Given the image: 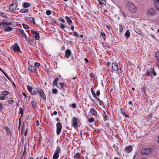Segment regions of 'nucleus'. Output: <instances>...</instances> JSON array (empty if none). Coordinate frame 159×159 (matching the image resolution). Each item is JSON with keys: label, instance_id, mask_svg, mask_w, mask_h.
<instances>
[{"label": "nucleus", "instance_id": "obj_60", "mask_svg": "<svg viewBox=\"0 0 159 159\" xmlns=\"http://www.w3.org/2000/svg\"><path fill=\"white\" fill-rule=\"evenodd\" d=\"M100 92L99 91H98L97 92H96V96H99V95H100Z\"/></svg>", "mask_w": 159, "mask_h": 159}, {"label": "nucleus", "instance_id": "obj_16", "mask_svg": "<svg viewBox=\"0 0 159 159\" xmlns=\"http://www.w3.org/2000/svg\"><path fill=\"white\" fill-rule=\"evenodd\" d=\"M154 4L157 9L159 10V0H154Z\"/></svg>", "mask_w": 159, "mask_h": 159}, {"label": "nucleus", "instance_id": "obj_35", "mask_svg": "<svg viewBox=\"0 0 159 159\" xmlns=\"http://www.w3.org/2000/svg\"><path fill=\"white\" fill-rule=\"evenodd\" d=\"M113 147L115 149V150L117 153L118 151L119 148L116 146L115 144H114L113 145Z\"/></svg>", "mask_w": 159, "mask_h": 159}, {"label": "nucleus", "instance_id": "obj_33", "mask_svg": "<svg viewBox=\"0 0 159 159\" xmlns=\"http://www.w3.org/2000/svg\"><path fill=\"white\" fill-rule=\"evenodd\" d=\"M29 19L30 20V21L32 22L33 24L34 25L35 24V19L34 17H30Z\"/></svg>", "mask_w": 159, "mask_h": 159}, {"label": "nucleus", "instance_id": "obj_1", "mask_svg": "<svg viewBox=\"0 0 159 159\" xmlns=\"http://www.w3.org/2000/svg\"><path fill=\"white\" fill-rule=\"evenodd\" d=\"M153 151L152 148H145L142 149L141 153L147 156L151 154Z\"/></svg>", "mask_w": 159, "mask_h": 159}, {"label": "nucleus", "instance_id": "obj_6", "mask_svg": "<svg viewBox=\"0 0 159 159\" xmlns=\"http://www.w3.org/2000/svg\"><path fill=\"white\" fill-rule=\"evenodd\" d=\"M57 135H59L60 134L62 129V125L60 123L57 122Z\"/></svg>", "mask_w": 159, "mask_h": 159}, {"label": "nucleus", "instance_id": "obj_18", "mask_svg": "<svg viewBox=\"0 0 159 159\" xmlns=\"http://www.w3.org/2000/svg\"><path fill=\"white\" fill-rule=\"evenodd\" d=\"M90 112L91 113L94 115H96L97 114V112L93 108H91L90 110Z\"/></svg>", "mask_w": 159, "mask_h": 159}, {"label": "nucleus", "instance_id": "obj_24", "mask_svg": "<svg viewBox=\"0 0 159 159\" xmlns=\"http://www.w3.org/2000/svg\"><path fill=\"white\" fill-rule=\"evenodd\" d=\"M30 4L28 2H24L23 5V7L25 8H27L30 6Z\"/></svg>", "mask_w": 159, "mask_h": 159}, {"label": "nucleus", "instance_id": "obj_41", "mask_svg": "<svg viewBox=\"0 0 159 159\" xmlns=\"http://www.w3.org/2000/svg\"><path fill=\"white\" fill-rule=\"evenodd\" d=\"M57 90L56 89H53L52 91V93L56 94L57 93Z\"/></svg>", "mask_w": 159, "mask_h": 159}, {"label": "nucleus", "instance_id": "obj_39", "mask_svg": "<svg viewBox=\"0 0 159 159\" xmlns=\"http://www.w3.org/2000/svg\"><path fill=\"white\" fill-rule=\"evenodd\" d=\"M0 15L2 16L5 18H7V15L4 12L0 13Z\"/></svg>", "mask_w": 159, "mask_h": 159}, {"label": "nucleus", "instance_id": "obj_46", "mask_svg": "<svg viewBox=\"0 0 159 159\" xmlns=\"http://www.w3.org/2000/svg\"><path fill=\"white\" fill-rule=\"evenodd\" d=\"M119 30H120V33H121L123 30V27H122V25H120Z\"/></svg>", "mask_w": 159, "mask_h": 159}, {"label": "nucleus", "instance_id": "obj_42", "mask_svg": "<svg viewBox=\"0 0 159 159\" xmlns=\"http://www.w3.org/2000/svg\"><path fill=\"white\" fill-rule=\"evenodd\" d=\"M89 77L91 78H94L95 77V75L93 73H91L89 74Z\"/></svg>", "mask_w": 159, "mask_h": 159}, {"label": "nucleus", "instance_id": "obj_14", "mask_svg": "<svg viewBox=\"0 0 159 159\" xmlns=\"http://www.w3.org/2000/svg\"><path fill=\"white\" fill-rule=\"evenodd\" d=\"M155 10L152 8H150L148 11V13L149 16L153 15L155 14Z\"/></svg>", "mask_w": 159, "mask_h": 159}, {"label": "nucleus", "instance_id": "obj_43", "mask_svg": "<svg viewBox=\"0 0 159 159\" xmlns=\"http://www.w3.org/2000/svg\"><path fill=\"white\" fill-rule=\"evenodd\" d=\"M22 25L23 26V27L24 29L26 30H28L29 29V27L28 26V25H26L24 24H22Z\"/></svg>", "mask_w": 159, "mask_h": 159}, {"label": "nucleus", "instance_id": "obj_56", "mask_svg": "<svg viewBox=\"0 0 159 159\" xmlns=\"http://www.w3.org/2000/svg\"><path fill=\"white\" fill-rule=\"evenodd\" d=\"M59 20L62 22L63 23H65V20L62 19V18H60L59 19Z\"/></svg>", "mask_w": 159, "mask_h": 159}, {"label": "nucleus", "instance_id": "obj_12", "mask_svg": "<svg viewBox=\"0 0 159 159\" xmlns=\"http://www.w3.org/2000/svg\"><path fill=\"white\" fill-rule=\"evenodd\" d=\"M71 51L70 49H67L65 52V57L68 58L70 56L71 54Z\"/></svg>", "mask_w": 159, "mask_h": 159}, {"label": "nucleus", "instance_id": "obj_23", "mask_svg": "<svg viewBox=\"0 0 159 159\" xmlns=\"http://www.w3.org/2000/svg\"><path fill=\"white\" fill-rule=\"evenodd\" d=\"M130 33L129 32V30H127V31L125 33V36L126 37L127 39H128L130 37Z\"/></svg>", "mask_w": 159, "mask_h": 159}, {"label": "nucleus", "instance_id": "obj_31", "mask_svg": "<svg viewBox=\"0 0 159 159\" xmlns=\"http://www.w3.org/2000/svg\"><path fill=\"white\" fill-rule=\"evenodd\" d=\"M151 72L152 73L153 75L154 76H156L157 75V73L154 71V68L153 67V68H151Z\"/></svg>", "mask_w": 159, "mask_h": 159}, {"label": "nucleus", "instance_id": "obj_29", "mask_svg": "<svg viewBox=\"0 0 159 159\" xmlns=\"http://www.w3.org/2000/svg\"><path fill=\"white\" fill-rule=\"evenodd\" d=\"M28 11V9H22L20 10V11L21 13H25Z\"/></svg>", "mask_w": 159, "mask_h": 159}, {"label": "nucleus", "instance_id": "obj_4", "mask_svg": "<svg viewBox=\"0 0 159 159\" xmlns=\"http://www.w3.org/2000/svg\"><path fill=\"white\" fill-rule=\"evenodd\" d=\"M18 6L17 2H13L10 6L9 10L10 11L13 12L15 11Z\"/></svg>", "mask_w": 159, "mask_h": 159}, {"label": "nucleus", "instance_id": "obj_37", "mask_svg": "<svg viewBox=\"0 0 159 159\" xmlns=\"http://www.w3.org/2000/svg\"><path fill=\"white\" fill-rule=\"evenodd\" d=\"M100 35L103 38V39L105 40V37L106 35L105 34L104 32H102L100 33Z\"/></svg>", "mask_w": 159, "mask_h": 159}, {"label": "nucleus", "instance_id": "obj_15", "mask_svg": "<svg viewBox=\"0 0 159 159\" xmlns=\"http://www.w3.org/2000/svg\"><path fill=\"white\" fill-rule=\"evenodd\" d=\"M30 103L31 104L33 107L34 109H36L37 108V103L35 101V100L31 101Z\"/></svg>", "mask_w": 159, "mask_h": 159}, {"label": "nucleus", "instance_id": "obj_21", "mask_svg": "<svg viewBox=\"0 0 159 159\" xmlns=\"http://www.w3.org/2000/svg\"><path fill=\"white\" fill-rule=\"evenodd\" d=\"M59 79V78H57L54 80L53 84V86H57V82Z\"/></svg>", "mask_w": 159, "mask_h": 159}, {"label": "nucleus", "instance_id": "obj_27", "mask_svg": "<svg viewBox=\"0 0 159 159\" xmlns=\"http://www.w3.org/2000/svg\"><path fill=\"white\" fill-rule=\"evenodd\" d=\"M147 75L148 76H150L151 75V69L147 70Z\"/></svg>", "mask_w": 159, "mask_h": 159}, {"label": "nucleus", "instance_id": "obj_63", "mask_svg": "<svg viewBox=\"0 0 159 159\" xmlns=\"http://www.w3.org/2000/svg\"><path fill=\"white\" fill-rule=\"evenodd\" d=\"M32 62L31 61H29L28 62V64L29 66H31L33 65V64H32Z\"/></svg>", "mask_w": 159, "mask_h": 159}, {"label": "nucleus", "instance_id": "obj_61", "mask_svg": "<svg viewBox=\"0 0 159 159\" xmlns=\"http://www.w3.org/2000/svg\"><path fill=\"white\" fill-rule=\"evenodd\" d=\"M5 129L7 130V132H10V129L9 128L6 126H5Z\"/></svg>", "mask_w": 159, "mask_h": 159}, {"label": "nucleus", "instance_id": "obj_10", "mask_svg": "<svg viewBox=\"0 0 159 159\" xmlns=\"http://www.w3.org/2000/svg\"><path fill=\"white\" fill-rule=\"evenodd\" d=\"M111 67L112 69L114 71H117L119 68L118 65H117L116 63L114 62H113L112 63Z\"/></svg>", "mask_w": 159, "mask_h": 159}, {"label": "nucleus", "instance_id": "obj_59", "mask_svg": "<svg viewBox=\"0 0 159 159\" xmlns=\"http://www.w3.org/2000/svg\"><path fill=\"white\" fill-rule=\"evenodd\" d=\"M72 107L73 108H75L76 107V104L75 103H73L72 104Z\"/></svg>", "mask_w": 159, "mask_h": 159}, {"label": "nucleus", "instance_id": "obj_58", "mask_svg": "<svg viewBox=\"0 0 159 159\" xmlns=\"http://www.w3.org/2000/svg\"><path fill=\"white\" fill-rule=\"evenodd\" d=\"M31 33H32L33 34H36V33H38L37 32L35 31H34L33 30H31Z\"/></svg>", "mask_w": 159, "mask_h": 159}, {"label": "nucleus", "instance_id": "obj_8", "mask_svg": "<svg viewBox=\"0 0 159 159\" xmlns=\"http://www.w3.org/2000/svg\"><path fill=\"white\" fill-rule=\"evenodd\" d=\"M72 125L74 126L75 128V127L78 125V119L75 117H73L72 118Z\"/></svg>", "mask_w": 159, "mask_h": 159}, {"label": "nucleus", "instance_id": "obj_11", "mask_svg": "<svg viewBox=\"0 0 159 159\" xmlns=\"http://www.w3.org/2000/svg\"><path fill=\"white\" fill-rule=\"evenodd\" d=\"M28 70L31 72L35 73L37 68L34 66H30L28 67Z\"/></svg>", "mask_w": 159, "mask_h": 159}, {"label": "nucleus", "instance_id": "obj_22", "mask_svg": "<svg viewBox=\"0 0 159 159\" xmlns=\"http://www.w3.org/2000/svg\"><path fill=\"white\" fill-rule=\"evenodd\" d=\"M99 4L101 5H104L106 3L105 0H98Z\"/></svg>", "mask_w": 159, "mask_h": 159}, {"label": "nucleus", "instance_id": "obj_20", "mask_svg": "<svg viewBox=\"0 0 159 159\" xmlns=\"http://www.w3.org/2000/svg\"><path fill=\"white\" fill-rule=\"evenodd\" d=\"M81 156V155L80 154L79 152H78V153H75L74 155V157L75 159V158L79 159L80 157Z\"/></svg>", "mask_w": 159, "mask_h": 159}, {"label": "nucleus", "instance_id": "obj_19", "mask_svg": "<svg viewBox=\"0 0 159 159\" xmlns=\"http://www.w3.org/2000/svg\"><path fill=\"white\" fill-rule=\"evenodd\" d=\"M66 19L67 21L68 24L69 25H70V24L72 23V21L67 16H66Z\"/></svg>", "mask_w": 159, "mask_h": 159}, {"label": "nucleus", "instance_id": "obj_49", "mask_svg": "<svg viewBox=\"0 0 159 159\" xmlns=\"http://www.w3.org/2000/svg\"><path fill=\"white\" fill-rule=\"evenodd\" d=\"M94 120V119L93 118H89L88 119L89 122L90 123H92V122H93Z\"/></svg>", "mask_w": 159, "mask_h": 159}, {"label": "nucleus", "instance_id": "obj_5", "mask_svg": "<svg viewBox=\"0 0 159 159\" xmlns=\"http://www.w3.org/2000/svg\"><path fill=\"white\" fill-rule=\"evenodd\" d=\"M129 10L131 12L134 13L137 11V8L132 3L130 4L128 7Z\"/></svg>", "mask_w": 159, "mask_h": 159}, {"label": "nucleus", "instance_id": "obj_30", "mask_svg": "<svg viewBox=\"0 0 159 159\" xmlns=\"http://www.w3.org/2000/svg\"><path fill=\"white\" fill-rule=\"evenodd\" d=\"M59 154L55 153L53 156L52 159H57L59 157Z\"/></svg>", "mask_w": 159, "mask_h": 159}, {"label": "nucleus", "instance_id": "obj_51", "mask_svg": "<svg viewBox=\"0 0 159 159\" xmlns=\"http://www.w3.org/2000/svg\"><path fill=\"white\" fill-rule=\"evenodd\" d=\"M31 94L32 95H35L37 93L35 91H31V92H30Z\"/></svg>", "mask_w": 159, "mask_h": 159}, {"label": "nucleus", "instance_id": "obj_45", "mask_svg": "<svg viewBox=\"0 0 159 159\" xmlns=\"http://www.w3.org/2000/svg\"><path fill=\"white\" fill-rule=\"evenodd\" d=\"M40 64L38 62H35L34 63V66L35 67H36V68H37V67L39 66H40Z\"/></svg>", "mask_w": 159, "mask_h": 159}, {"label": "nucleus", "instance_id": "obj_34", "mask_svg": "<svg viewBox=\"0 0 159 159\" xmlns=\"http://www.w3.org/2000/svg\"><path fill=\"white\" fill-rule=\"evenodd\" d=\"M26 86L28 91L30 93V92H31L32 90V87L29 85H27Z\"/></svg>", "mask_w": 159, "mask_h": 159}, {"label": "nucleus", "instance_id": "obj_40", "mask_svg": "<svg viewBox=\"0 0 159 159\" xmlns=\"http://www.w3.org/2000/svg\"><path fill=\"white\" fill-rule=\"evenodd\" d=\"M9 92L6 91H5L2 93V94L4 96H7Z\"/></svg>", "mask_w": 159, "mask_h": 159}, {"label": "nucleus", "instance_id": "obj_25", "mask_svg": "<svg viewBox=\"0 0 159 159\" xmlns=\"http://www.w3.org/2000/svg\"><path fill=\"white\" fill-rule=\"evenodd\" d=\"M91 91L93 97L95 98H97V96L95 94V92L93 90V88H91Z\"/></svg>", "mask_w": 159, "mask_h": 159}, {"label": "nucleus", "instance_id": "obj_38", "mask_svg": "<svg viewBox=\"0 0 159 159\" xmlns=\"http://www.w3.org/2000/svg\"><path fill=\"white\" fill-rule=\"evenodd\" d=\"M59 84L61 87V89L64 90V85H65L64 83L60 82L59 83Z\"/></svg>", "mask_w": 159, "mask_h": 159}, {"label": "nucleus", "instance_id": "obj_52", "mask_svg": "<svg viewBox=\"0 0 159 159\" xmlns=\"http://www.w3.org/2000/svg\"><path fill=\"white\" fill-rule=\"evenodd\" d=\"M51 11L50 10H47L46 11V14L48 15H49L51 14Z\"/></svg>", "mask_w": 159, "mask_h": 159}, {"label": "nucleus", "instance_id": "obj_28", "mask_svg": "<svg viewBox=\"0 0 159 159\" xmlns=\"http://www.w3.org/2000/svg\"><path fill=\"white\" fill-rule=\"evenodd\" d=\"M155 57L159 62V52H157L155 54Z\"/></svg>", "mask_w": 159, "mask_h": 159}, {"label": "nucleus", "instance_id": "obj_62", "mask_svg": "<svg viewBox=\"0 0 159 159\" xmlns=\"http://www.w3.org/2000/svg\"><path fill=\"white\" fill-rule=\"evenodd\" d=\"M2 103H0V111H2Z\"/></svg>", "mask_w": 159, "mask_h": 159}, {"label": "nucleus", "instance_id": "obj_64", "mask_svg": "<svg viewBox=\"0 0 159 159\" xmlns=\"http://www.w3.org/2000/svg\"><path fill=\"white\" fill-rule=\"evenodd\" d=\"M106 115H106V114L105 111H103V114H102V116H103V117H104V116H106Z\"/></svg>", "mask_w": 159, "mask_h": 159}, {"label": "nucleus", "instance_id": "obj_44", "mask_svg": "<svg viewBox=\"0 0 159 159\" xmlns=\"http://www.w3.org/2000/svg\"><path fill=\"white\" fill-rule=\"evenodd\" d=\"M7 98V97L3 95V96H0V100H4Z\"/></svg>", "mask_w": 159, "mask_h": 159}, {"label": "nucleus", "instance_id": "obj_26", "mask_svg": "<svg viewBox=\"0 0 159 159\" xmlns=\"http://www.w3.org/2000/svg\"><path fill=\"white\" fill-rule=\"evenodd\" d=\"M13 28L11 27H8L5 29V31H10L13 30Z\"/></svg>", "mask_w": 159, "mask_h": 159}, {"label": "nucleus", "instance_id": "obj_53", "mask_svg": "<svg viewBox=\"0 0 159 159\" xmlns=\"http://www.w3.org/2000/svg\"><path fill=\"white\" fill-rule=\"evenodd\" d=\"M2 73L5 75V76L8 79L10 80L9 78L8 77V75H7V74L5 72H4V71H3L2 70V71H1Z\"/></svg>", "mask_w": 159, "mask_h": 159}, {"label": "nucleus", "instance_id": "obj_32", "mask_svg": "<svg viewBox=\"0 0 159 159\" xmlns=\"http://www.w3.org/2000/svg\"><path fill=\"white\" fill-rule=\"evenodd\" d=\"M134 30L136 33L139 34H141L142 33L141 31L138 30L137 28H135L134 29Z\"/></svg>", "mask_w": 159, "mask_h": 159}, {"label": "nucleus", "instance_id": "obj_17", "mask_svg": "<svg viewBox=\"0 0 159 159\" xmlns=\"http://www.w3.org/2000/svg\"><path fill=\"white\" fill-rule=\"evenodd\" d=\"M33 37L36 40H38L40 38L39 34V33H37L34 34H33Z\"/></svg>", "mask_w": 159, "mask_h": 159}, {"label": "nucleus", "instance_id": "obj_54", "mask_svg": "<svg viewBox=\"0 0 159 159\" xmlns=\"http://www.w3.org/2000/svg\"><path fill=\"white\" fill-rule=\"evenodd\" d=\"M14 101L13 100L10 99L8 101V103L9 104H12V103L14 102Z\"/></svg>", "mask_w": 159, "mask_h": 159}, {"label": "nucleus", "instance_id": "obj_2", "mask_svg": "<svg viewBox=\"0 0 159 159\" xmlns=\"http://www.w3.org/2000/svg\"><path fill=\"white\" fill-rule=\"evenodd\" d=\"M36 89L37 91L39 93L42 98L44 100H46V95L43 90L39 88H37Z\"/></svg>", "mask_w": 159, "mask_h": 159}, {"label": "nucleus", "instance_id": "obj_57", "mask_svg": "<svg viewBox=\"0 0 159 159\" xmlns=\"http://www.w3.org/2000/svg\"><path fill=\"white\" fill-rule=\"evenodd\" d=\"M120 111L123 114H124L125 113V109L123 108H121Z\"/></svg>", "mask_w": 159, "mask_h": 159}, {"label": "nucleus", "instance_id": "obj_48", "mask_svg": "<svg viewBox=\"0 0 159 159\" xmlns=\"http://www.w3.org/2000/svg\"><path fill=\"white\" fill-rule=\"evenodd\" d=\"M73 34L74 35L77 37H79V35L78 34L77 32H76L75 31L73 32Z\"/></svg>", "mask_w": 159, "mask_h": 159}, {"label": "nucleus", "instance_id": "obj_36", "mask_svg": "<svg viewBox=\"0 0 159 159\" xmlns=\"http://www.w3.org/2000/svg\"><path fill=\"white\" fill-rule=\"evenodd\" d=\"M60 152V149L59 147L57 146V149L56 150V151L55 152V153L59 154Z\"/></svg>", "mask_w": 159, "mask_h": 159}, {"label": "nucleus", "instance_id": "obj_13", "mask_svg": "<svg viewBox=\"0 0 159 159\" xmlns=\"http://www.w3.org/2000/svg\"><path fill=\"white\" fill-rule=\"evenodd\" d=\"M125 150L127 153H130L132 151L133 148L130 145L126 146L125 148Z\"/></svg>", "mask_w": 159, "mask_h": 159}, {"label": "nucleus", "instance_id": "obj_50", "mask_svg": "<svg viewBox=\"0 0 159 159\" xmlns=\"http://www.w3.org/2000/svg\"><path fill=\"white\" fill-rule=\"evenodd\" d=\"M60 25L61 28L64 31H66L65 30H64V29L66 28L65 26V25L62 24V23H60Z\"/></svg>", "mask_w": 159, "mask_h": 159}, {"label": "nucleus", "instance_id": "obj_9", "mask_svg": "<svg viewBox=\"0 0 159 159\" xmlns=\"http://www.w3.org/2000/svg\"><path fill=\"white\" fill-rule=\"evenodd\" d=\"M12 47L14 51L19 52L20 50V48L17 43L12 46Z\"/></svg>", "mask_w": 159, "mask_h": 159}, {"label": "nucleus", "instance_id": "obj_55", "mask_svg": "<svg viewBox=\"0 0 159 159\" xmlns=\"http://www.w3.org/2000/svg\"><path fill=\"white\" fill-rule=\"evenodd\" d=\"M108 117L106 115V116H104L103 117V120L104 121H106L107 120H108Z\"/></svg>", "mask_w": 159, "mask_h": 159}, {"label": "nucleus", "instance_id": "obj_47", "mask_svg": "<svg viewBox=\"0 0 159 159\" xmlns=\"http://www.w3.org/2000/svg\"><path fill=\"white\" fill-rule=\"evenodd\" d=\"M20 113L21 114V115L20 116V118H21L22 117V116H23V111H24V110L23 109H22L21 108H20Z\"/></svg>", "mask_w": 159, "mask_h": 159}, {"label": "nucleus", "instance_id": "obj_3", "mask_svg": "<svg viewBox=\"0 0 159 159\" xmlns=\"http://www.w3.org/2000/svg\"><path fill=\"white\" fill-rule=\"evenodd\" d=\"M12 23L10 22H8L5 19L3 20L0 22V28L4 27L5 25H11Z\"/></svg>", "mask_w": 159, "mask_h": 159}, {"label": "nucleus", "instance_id": "obj_7", "mask_svg": "<svg viewBox=\"0 0 159 159\" xmlns=\"http://www.w3.org/2000/svg\"><path fill=\"white\" fill-rule=\"evenodd\" d=\"M17 32L20 33V34L22 35L24 38H25V39L27 40H29V38H27L26 34L24 33L23 30L21 29H19L17 30Z\"/></svg>", "mask_w": 159, "mask_h": 159}]
</instances>
